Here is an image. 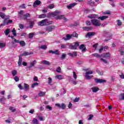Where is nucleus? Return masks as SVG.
<instances>
[{
	"mask_svg": "<svg viewBox=\"0 0 124 124\" xmlns=\"http://www.w3.org/2000/svg\"><path fill=\"white\" fill-rule=\"evenodd\" d=\"M55 26H48L46 27L45 29L46 31L47 32H50L53 31V30H55Z\"/></svg>",
	"mask_w": 124,
	"mask_h": 124,
	"instance_id": "nucleus-2",
	"label": "nucleus"
},
{
	"mask_svg": "<svg viewBox=\"0 0 124 124\" xmlns=\"http://www.w3.org/2000/svg\"><path fill=\"white\" fill-rule=\"evenodd\" d=\"M121 99H120V100H124V93L121 94Z\"/></svg>",
	"mask_w": 124,
	"mask_h": 124,
	"instance_id": "nucleus-64",
	"label": "nucleus"
},
{
	"mask_svg": "<svg viewBox=\"0 0 124 124\" xmlns=\"http://www.w3.org/2000/svg\"><path fill=\"white\" fill-rule=\"evenodd\" d=\"M33 35H34V33H29V38H32V37H33Z\"/></svg>",
	"mask_w": 124,
	"mask_h": 124,
	"instance_id": "nucleus-56",
	"label": "nucleus"
},
{
	"mask_svg": "<svg viewBox=\"0 0 124 124\" xmlns=\"http://www.w3.org/2000/svg\"><path fill=\"white\" fill-rule=\"evenodd\" d=\"M19 43L20 45V46H22V47H24V46H26V43H25V41H19Z\"/></svg>",
	"mask_w": 124,
	"mask_h": 124,
	"instance_id": "nucleus-31",
	"label": "nucleus"
},
{
	"mask_svg": "<svg viewBox=\"0 0 124 124\" xmlns=\"http://www.w3.org/2000/svg\"><path fill=\"white\" fill-rule=\"evenodd\" d=\"M0 17L2 18V19H4V17H5V14L3 13H0Z\"/></svg>",
	"mask_w": 124,
	"mask_h": 124,
	"instance_id": "nucleus-46",
	"label": "nucleus"
},
{
	"mask_svg": "<svg viewBox=\"0 0 124 124\" xmlns=\"http://www.w3.org/2000/svg\"><path fill=\"white\" fill-rule=\"evenodd\" d=\"M13 22V20L10 19L7 20V19H5L4 20V25H8V24H11Z\"/></svg>",
	"mask_w": 124,
	"mask_h": 124,
	"instance_id": "nucleus-9",
	"label": "nucleus"
},
{
	"mask_svg": "<svg viewBox=\"0 0 124 124\" xmlns=\"http://www.w3.org/2000/svg\"><path fill=\"white\" fill-rule=\"evenodd\" d=\"M19 42H20V41H19L16 39H13L12 40V44H15V43H19Z\"/></svg>",
	"mask_w": 124,
	"mask_h": 124,
	"instance_id": "nucleus-30",
	"label": "nucleus"
},
{
	"mask_svg": "<svg viewBox=\"0 0 124 124\" xmlns=\"http://www.w3.org/2000/svg\"><path fill=\"white\" fill-rule=\"evenodd\" d=\"M79 49L80 50H81L82 52H86V51L87 50V49L85 47V45H84V44L81 45L79 46Z\"/></svg>",
	"mask_w": 124,
	"mask_h": 124,
	"instance_id": "nucleus-10",
	"label": "nucleus"
},
{
	"mask_svg": "<svg viewBox=\"0 0 124 124\" xmlns=\"http://www.w3.org/2000/svg\"><path fill=\"white\" fill-rule=\"evenodd\" d=\"M47 11H48V8L47 7L42 10L43 13H47Z\"/></svg>",
	"mask_w": 124,
	"mask_h": 124,
	"instance_id": "nucleus-59",
	"label": "nucleus"
},
{
	"mask_svg": "<svg viewBox=\"0 0 124 124\" xmlns=\"http://www.w3.org/2000/svg\"><path fill=\"white\" fill-rule=\"evenodd\" d=\"M36 63V60H34L33 62H31L30 63V66L28 67L29 68H31V67H33L34 65Z\"/></svg>",
	"mask_w": 124,
	"mask_h": 124,
	"instance_id": "nucleus-13",
	"label": "nucleus"
},
{
	"mask_svg": "<svg viewBox=\"0 0 124 124\" xmlns=\"http://www.w3.org/2000/svg\"><path fill=\"white\" fill-rule=\"evenodd\" d=\"M70 49H71L72 50H76L77 48L74 45H70L69 46Z\"/></svg>",
	"mask_w": 124,
	"mask_h": 124,
	"instance_id": "nucleus-32",
	"label": "nucleus"
},
{
	"mask_svg": "<svg viewBox=\"0 0 124 124\" xmlns=\"http://www.w3.org/2000/svg\"><path fill=\"white\" fill-rule=\"evenodd\" d=\"M102 57L105 58V59H108L110 58V57H111V54H110V53L109 52L107 53H103L102 55Z\"/></svg>",
	"mask_w": 124,
	"mask_h": 124,
	"instance_id": "nucleus-7",
	"label": "nucleus"
},
{
	"mask_svg": "<svg viewBox=\"0 0 124 124\" xmlns=\"http://www.w3.org/2000/svg\"><path fill=\"white\" fill-rule=\"evenodd\" d=\"M9 110L12 111V113H14V112H16V108H14L13 107H10L9 108Z\"/></svg>",
	"mask_w": 124,
	"mask_h": 124,
	"instance_id": "nucleus-34",
	"label": "nucleus"
},
{
	"mask_svg": "<svg viewBox=\"0 0 124 124\" xmlns=\"http://www.w3.org/2000/svg\"><path fill=\"white\" fill-rule=\"evenodd\" d=\"M108 18V16H98V19L101 20V21H103L105 20V19H107Z\"/></svg>",
	"mask_w": 124,
	"mask_h": 124,
	"instance_id": "nucleus-20",
	"label": "nucleus"
},
{
	"mask_svg": "<svg viewBox=\"0 0 124 124\" xmlns=\"http://www.w3.org/2000/svg\"><path fill=\"white\" fill-rule=\"evenodd\" d=\"M54 4H50L49 5H48L46 8H47V9L48 8H49L50 9H53V8H54Z\"/></svg>",
	"mask_w": 124,
	"mask_h": 124,
	"instance_id": "nucleus-43",
	"label": "nucleus"
},
{
	"mask_svg": "<svg viewBox=\"0 0 124 124\" xmlns=\"http://www.w3.org/2000/svg\"><path fill=\"white\" fill-rule=\"evenodd\" d=\"M117 25L119 26H122V25H123V23H122V22H121V21L120 20H117Z\"/></svg>",
	"mask_w": 124,
	"mask_h": 124,
	"instance_id": "nucleus-58",
	"label": "nucleus"
},
{
	"mask_svg": "<svg viewBox=\"0 0 124 124\" xmlns=\"http://www.w3.org/2000/svg\"><path fill=\"white\" fill-rule=\"evenodd\" d=\"M29 25L30 29H32L33 27V25H34V21H29Z\"/></svg>",
	"mask_w": 124,
	"mask_h": 124,
	"instance_id": "nucleus-26",
	"label": "nucleus"
},
{
	"mask_svg": "<svg viewBox=\"0 0 124 124\" xmlns=\"http://www.w3.org/2000/svg\"><path fill=\"white\" fill-rule=\"evenodd\" d=\"M18 87L19 88V89L20 90H24V87H23L22 86V84H18Z\"/></svg>",
	"mask_w": 124,
	"mask_h": 124,
	"instance_id": "nucleus-50",
	"label": "nucleus"
},
{
	"mask_svg": "<svg viewBox=\"0 0 124 124\" xmlns=\"http://www.w3.org/2000/svg\"><path fill=\"white\" fill-rule=\"evenodd\" d=\"M14 80L16 81V82H19V80H20L19 78L18 77V76H15L14 78Z\"/></svg>",
	"mask_w": 124,
	"mask_h": 124,
	"instance_id": "nucleus-48",
	"label": "nucleus"
},
{
	"mask_svg": "<svg viewBox=\"0 0 124 124\" xmlns=\"http://www.w3.org/2000/svg\"><path fill=\"white\" fill-rule=\"evenodd\" d=\"M96 71L99 75H103V72H100L98 69H97Z\"/></svg>",
	"mask_w": 124,
	"mask_h": 124,
	"instance_id": "nucleus-57",
	"label": "nucleus"
},
{
	"mask_svg": "<svg viewBox=\"0 0 124 124\" xmlns=\"http://www.w3.org/2000/svg\"><path fill=\"white\" fill-rule=\"evenodd\" d=\"M72 37H76L77 38H78V34L76 33V32H74L72 34H71Z\"/></svg>",
	"mask_w": 124,
	"mask_h": 124,
	"instance_id": "nucleus-27",
	"label": "nucleus"
},
{
	"mask_svg": "<svg viewBox=\"0 0 124 124\" xmlns=\"http://www.w3.org/2000/svg\"><path fill=\"white\" fill-rule=\"evenodd\" d=\"M24 89L26 91H29L30 90V85L27 83H24Z\"/></svg>",
	"mask_w": 124,
	"mask_h": 124,
	"instance_id": "nucleus-22",
	"label": "nucleus"
},
{
	"mask_svg": "<svg viewBox=\"0 0 124 124\" xmlns=\"http://www.w3.org/2000/svg\"><path fill=\"white\" fill-rule=\"evenodd\" d=\"M94 81L96 83H106V80L100 78H94Z\"/></svg>",
	"mask_w": 124,
	"mask_h": 124,
	"instance_id": "nucleus-5",
	"label": "nucleus"
},
{
	"mask_svg": "<svg viewBox=\"0 0 124 124\" xmlns=\"http://www.w3.org/2000/svg\"><path fill=\"white\" fill-rule=\"evenodd\" d=\"M39 18L40 19L46 18V14H41V15H39Z\"/></svg>",
	"mask_w": 124,
	"mask_h": 124,
	"instance_id": "nucleus-33",
	"label": "nucleus"
},
{
	"mask_svg": "<svg viewBox=\"0 0 124 124\" xmlns=\"http://www.w3.org/2000/svg\"><path fill=\"white\" fill-rule=\"evenodd\" d=\"M54 16V14L53 13H49L48 14L47 17L48 18H51Z\"/></svg>",
	"mask_w": 124,
	"mask_h": 124,
	"instance_id": "nucleus-47",
	"label": "nucleus"
},
{
	"mask_svg": "<svg viewBox=\"0 0 124 124\" xmlns=\"http://www.w3.org/2000/svg\"><path fill=\"white\" fill-rule=\"evenodd\" d=\"M55 106H57L59 108H61L63 110H64L65 109L66 106H65V104L64 103H62V105L60 104H56Z\"/></svg>",
	"mask_w": 124,
	"mask_h": 124,
	"instance_id": "nucleus-3",
	"label": "nucleus"
},
{
	"mask_svg": "<svg viewBox=\"0 0 124 124\" xmlns=\"http://www.w3.org/2000/svg\"><path fill=\"white\" fill-rule=\"evenodd\" d=\"M39 49H43V50H46V48H47V46L46 45L41 46H39Z\"/></svg>",
	"mask_w": 124,
	"mask_h": 124,
	"instance_id": "nucleus-37",
	"label": "nucleus"
},
{
	"mask_svg": "<svg viewBox=\"0 0 124 124\" xmlns=\"http://www.w3.org/2000/svg\"><path fill=\"white\" fill-rule=\"evenodd\" d=\"M65 57H66V54H62L61 56L62 60H64V59H65Z\"/></svg>",
	"mask_w": 124,
	"mask_h": 124,
	"instance_id": "nucleus-60",
	"label": "nucleus"
},
{
	"mask_svg": "<svg viewBox=\"0 0 124 124\" xmlns=\"http://www.w3.org/2000/svg\"><path fill=\"white\" fill-rule=\"evenodd\" d=\"M19 14V16L20 17V19H22L23 18V16H24V11L23 10H20V12L18 13Z\"/></svg>",
	"mask_w": 124,
	"mask_h": 124,
	"instance_id": "nucleus-24",
	"label": "nucleus"
},
{
	"mask_svg": "<svg viewBox=\"0 0 124 124\" xmlns=\"http://www.w3.org/2000/svg\"><path fill=\"white\" fill-rule=\"evenodd\" d=\"M41 3V1L39 0H36L33 4V7H36L37 5H39Z\"/></svg>",
	"mask_w": 124,
	"mask_h": 124,
	"instance_id": "nucleus-8",
	"label": "nucleus"
},
{
	"mask_svg": "<svg viewBox=\"0 0 124 124\" xmlns=\"http://www.w3.org/2000/svg\"><path fill=\"white\" fill-rule=\"evenodd\" d=\"M12 74L13 76H15L17 75V71L16 70H14L12 71Z\"/></svg>",
	"mask_w": 124,
	"mask_h": 124,
	"instance_id": "nucleus-42",
	"label": "nucleus"
},
{
	"mask_svg": "<svg viewBox=\"0 0 124 124\" xmlns=\"http://www.w3.org/2000/svg\"><path fill=\"white\" fill-rule=\"evenodd\" d=\"M38 26H40V27L44 26V23L43 20H42V21L38 22Z\"/></svg>",
	"mask_w": 124,
	"mask_h": 124,
	"instance_id": "nucleus-35",
	"label": "nucleus"
},
{
	"mask_svg": "<svg viewBox=\"0 0 124 124\" xmlns=\"http://www.w3.org/2000/svg\"><path fill=\"white\" fill-rule=\"evenodd\" d=\"M88 4H90L91 5H93L94 4V2L93 0H90L88 2Z\"/></svg>",
	"mask_w": 124,
	"mask_h": 124,
	"instance_id": "nucleus-49",
	"label": "nucleus"
},
{
	"mask_svg": "<svg viewBox=\"0 0 124 124\" xmlns=\"http://www.w3.org/2000/svg\"><path fill=\"white\" fill-rule=\"evenodd\" d=\"M94 34L95 33L94 32H89L87 33L86 36H93Z\"/></svg>",
	"mask_w": 124,
	"mask_h": 124,
	"instance_id": "nucleus-25",
	"label": "nucleus"
},
{
	"mask_svg": "<svg viewBox=\"0 0 124 124\" xmlns=\"http://www.w3.org/2000/svg\"><path fill=\"white\" fill-rule=\"evenodd\" d=\"M30 17H31V15L29 13H27L25 15H23L21 19L24 20H27V18H30Z\"/></svg>",
	"mask_w": 124,
	"mask_h": 124,
	"instance_id": "nucleus-11",
	"label": "nucleus"
},
{
	"mask_svg": "<svg viewBox=\"0 0 124 124\" xmlns=\"http://www.w3.org/2000/svg\"><path fill=\"white\" fill-rule=\"evenodd\" d=\"M93 71H89L88 72H86L85 74L88 75H90L91 74H93Z\"/></svg>",
	"mask_w": 124,
	"mask_h": 124,
	"instance_id": "nucleus-54",
	"label": "nucleus"
},
{
	"mask_svg": "<svg viewBox=\"0 0 124 124\" xmlns=\"http://www.w3.org/2000/svg\"><path fill=\"white\" fill-rule=\"evenodd\" d=\"M85 77L87 80H90V79H92V78L93 77V76H89V75L85 74Z\"/></svg>",
	"mask_w": 124,
	"mask_h": 124,
	"instance_id": "nucleus-28",
	"label": "nucleus"
},
{
	"mask_svg": "<svg viewBox=\"0 0 124 124\" xmlns=\"http://www.w3.org/2000/svg\"><path fill=\"white\" fill-rule=\"evenodd\" d=\"M56 78H57V79H59V80H62L63 79V78L62 77V75H56Z\"/></svg>",
	"mask_w": 124,
	"mask_h": 124,
	"instance_id": "nucleus-44",
	"label": "nucleus"
},
{
	"mask_svg": "<svg viewBox=\"0 0 124 124\" xmlns=\"http://www.w3.org/2000/svg\"><path fill=\"white\" fill-rule=\"evenodd\" d=\"M66 37H63V39H64V40H65V41H66V40H69L70 39H71V38L72 37L71 35L69 34H67L66 35Z\"/></svg>",
	"mask_w": 124,
	"mask_h": 124,
	"instance_id": "nucleus-12",
	"label": "nucleus"
},
{
	"mask_svg": "<svg viewBox=\"0 0 124 124\" xmlns=\"http://www.w3.org/2000/svg\"><path fill=\"white\" fill-rule=\"evenodd\" d=\"M46 93V92H40V93H38V96H43L45 95V94Z\"/></svg>",
	"mask_w": 124,
	"mask_h": 124,
	"instance_id": "nucleus-36",
	"label": "nucleus"
},
{
	"mask_svg": "<svg viewBox=\"0 0 124 124\" xmlns=\"http://www.w3.org/2000/svg\"><path fill=\"white\" fill-rule=\"evenodd\" d=\"M53 81V80L52 79V78H48V85H50V86H52V82Z\"/></svg>",
	"mask_w": 124,
	"mask_h": 124,
	"instance_id": "nucleus-39",
	"label": "nucleus"
},
{
	"mask_svg": "<svg viewBox=\"0 0 124 124\" xmlns=\"http://www.w3.org/2000/svg\"><path fill=\"white\" fill-rule=\"evenodd\" d=\"M12 32L14 36H17V33H16V30H15V28H13V30L12 31Z\"/></svg>",
	"mask_w": 124,
	"mask_h": 124,
	"instance_id": "nucleus-40",
	"label": "nucleus"
},
{
	"mask_svg": "<svg viewBox=\"0 0 124 124\" xmlns=\"http://www.w3.org/2000/svg\"><path fill=\"white\" fill-rule=\"evenodd\" d=\"M32 123L33 124H39L38 123V120H37V119H35V118H34L32 121Z\"/></svg>",
	"mask_w": 124,
	"mask_h": 124,
	"instance_id": "nucleus-38",
	"label": "nucleus"
},
{
	"mask_svg": "<svg viewBox=\"0 0 124 124\" xmlns=\"http://www.w3.org/2000/svg\"><path fill=\"white\" fill-rule=\"evenodd\" d=\"M75 45L76 48H77V47H78V46H79V42H76L75 43V45Z\"/></svg>",
	"mask_w": 124,
	"mask_h": 124,
	"instance_id": "nucleus-62",
	"label": "nucleus"
},
{
	"mask_svg": "<svg viewBox=\"0 0 124 124\" xmlns=\"http://www.w3.org/2000/svg\"><path fill=\"white\" fill-rule=\"evenodd\" d=\"M36 86H38V83H37V82H35V83H33L31 85V88H32V89H33L35 87H36Z\"/></svg>",
	"mask_w": 124,
	"mask_h": 124,
	"instance_id": "nucleus-41",
	"label": "nucleus"
},
{
	"mask_svg": "<svg viewBox=\"0 0 124 124\" xmlns=\"http://www.w3.org/2000/svg\"><path fill=\"white\" fill-rule=\"evenodd\" d=\"M5 46V44L3 43H0V48H3V47Z\"/></svg>",
	"mask_w": 124,
	"mask_h": 124,
	"instance_id": "nucleus-53",
	"label": "nucleus"
},
{
	"mask_svg": "<svg viewBox=\"0 0 124 124\" xmlns=\"http://www.w3.org/2000/svg\"><path fill=\"white\" fill-rule=\"evenodd\" d=\"M120 51L121 56H124V48H121L120 49Z\"/></svg>",
	"mask_w": 124,
	"mask_h": 124,
	"instance_id": "nucleus-51",
	"label": "nucleus"
},
{
	"mask_svg": "<svg viewBox=\"0 0 124 124\" xmlns=\"http://www.w3.org/2000/svg\"><path fill=\"white\" fill-rule=\"evenodd\" d=\"M86 24L87 26H92V23H91V21H90V20L86 21Z\"/></svg>",
	"mask_w": 124,
	"mask_h": 124,
	"instance_id": "nucleus-55",
	"label": "nucleus"
},
{
	"mask_svg": "<svg viewBox=\"0 0 124 124\" xmlns=\"http://www.w3.org/2000/svg\"><path fill=\"white\" fill-rule=\"evenodd\" d=\"M30 55H33V53L32 52H24L21 56H30Z\"/></svg>",
	"mask_w": 124,
	"mask_h": 124,
	"instance_id": "nucleus-21",
	"label": "nucleus"
},
{
	"mask_svg": "<svg viewBox=\"0 0 124 124\" xmlns=\"http://www.w3.org/2000/svg\"><path fill=\"white\" fill-rule=\"evenodd\" d=\"M54 54H55V55H60V52H59V50H54Z\"/></svg>",
	"mask_w": 124,
	"mask_h": 124,
	"instance_id": "nucleus-63",
	"label": "nucleus"
},
{
	"mask_svg": "<svg viewBox=\"0 0 124 124\" xmlns=\"http://www.w3.org/2000/svg\"><path fill=\"white\" fill-rule=\"evenodd\" d=\"M4 32L5 35H8L9 33H10V29H7L5 31H4Z\"/></svg>",
	"mask_w": 124,
	"mask_h": 124,
	"instance_id": "nucleus-29",
	"label": "nucleus"
},
{
	"mask_svg": "<svg viewBox=\"0 0 124 124\" xmlns=\"http://www.w3.org/2000/svg\"><path fill=\"white\" fill-rule=\"evenodd\" d=\"M56 18L59 20H62V19L64 21H65V22L67 21V18L64 16V15L58 16Z\"/></svg>",
	"mask_w": 124,
	"mask_h": 124,
	"instance_id": "nucleus-4",
	"label": "nucleus"
},
{
	"mask_svg": "<svg viewBox=\"0 0 124 124\" xmlns=\"http://www.w3.org/2000/svg\"><path fill=\"white\" fill-rule=\"evenodd\" d=\"M93 93H96L99 91V88L97 87H94L91 88Z\"/></svg>",
	"mask_w": 124,
	"mask_h": 124,
	"instance_id": "nucleus-16",
	"label": "nucleus"
},
{
	"mask_svg": "<svg viewBox=\"0 0 124 124\" xmlns=\"http://www.w3.org/2000/svg\"><path fill=\"white\" fill-rule=\"evenodd\" d=\"M42 63L43 64H45L46 65H50L51 63L49 61H46V60H43L42 61Z\"/></svg>",
	"mask_w": 124,
	"mask_h": 124,
	"instance_id": "nucleus-19",
	"label": "nucleus"
},
{
	"mask_svg": "<svg viewBox=\"0 0 124 124\" xmlns=\"http://www.w3.org/2000/svg\"><path fill=\"white\" fill-rule=\"evenodd\" d=\"M91 21L92 25H93V26H95V27H99V26H101V23L98 19H92L91 20Z\"/></svg>",
	"mask_w": 124,
	"mask_h": 124,
	"instance_id": "nucleus-1",
	"label": "nucleus"
},
{
	"mask_svg": "<svg viewBox=\"0 0 124 124\" xmlns=\"http://www.w3.org/2000/svg\"><path fill=\"white\" fill-rule=\"evenodd\" d=\"M93 57H96V58H100L101 57L100 55L97 53H94L93 54Z\"/></svg>",
	"mask_w": 124,
	"mask_h": 124,
	"instance_id": "nucleus-45",
	"label": "nucleus"
},
{
	"mask_svg": "<svg viewBox=\"0 0 124 124\" xmlns=\"http://www.w3.org/2000/svg\"><path fill=\"white\" fill-rule=\"evenodd\" d=\"M76 5V3H73L72 4H70L69 5L67 6V8L68 9H71L72 7H74Z\"/></svg>",
	"mask_w": 124,
	"mask_h": 124,
	"instance_id": "nucleus-18",
	"label": "nucleus"
},
{
	"mask_svg": "<svg viewBox=\"0 0 124 124\" xmlns=\"http://www.w3.org/2000/svg\"><path fill=\"white\" fill-rule=\"evenodd\" d=\"M88 18H90V19H95V18H98V16H97V15H92L91 16H88Z\"/></svg>",
	"mask_w": 124,
	"mask_h": 124,
	"instance_id": "nucleus-23",
	"label": "nucleus"
},
{
	"mask_svg": "<svg viewBox=\"0 0 124 124\" xmlns=\"http://www.w3.org/2000/svg\"><path fill=\"white\" fill-rule=\"evenodd\" d=\"M22 61H23V58L21 56H19V60L18 62V66H21L22 65Z\"/></svg>",
	"mask_w": 124,
	"mask_h": 124,
	"instance_id": "nucleus-15",
	"label": "nucleus"
},
{
	"mask_svg": "<svg viewBox=\"0 0 124 124\" xmlns=\"http://www.w3.org/2000/svg\"><path fill=\"white\" fill-rule=\"evenodd\" d=\"M44 22V26H48V25H51L53 23L52 21H48V19H45L43 20Z\"/></svg>",
	"mask_w": 124,
	"mask_h": 124,
	"instance_id": "nucleus-6",
	"label": "nucleus"
},
{
	"mask_svg": "<svg viewBox=\"0 0 124 124\" xmlns=\"http://www.w3.org/2000/svg\"><path fill=\"white\" fill-rule=\"evenodd\" d=\"M61 70H62V69H61V67H58L57 69H56V72L60 73H61Z\"/></svg>",
	"mask_w": 124,
	"mask_h": 124,
	"instance_id": "nucleus-61",
	"label": "nucleus"
},
{
	"mask_svg": "<svg viewBox=\"0 0 124 124\" xmlns=\"http://www.w3.org/2000/svg\"><path fill=\"white\" fill-rule=\"evenodd\" d=\"M6 100V99L4 96H2L1 98H0V102H2V101H5Z\"/></svg>",
	"mask_w": 124,
	"mask_h": 124,
	"instance_id": "nucleus-52",
	"label": "nucleus"
},
{
	"mask_svg": "<svg viewBox=\"0 0 124 124\" xmlns=\"http://www.w3.org/2000/svg\"><path fill=\"white\" fill-rule=\"evenodd\" d=\"M69 56L73 58L74 57H77V52L75 51L73 53H68Z\"/></svg>",
	"mask_w": 124,
	"mask_h": 124,
	"instance_id": "nucleus-17",
	"label": "nucleus"
},
{
	"mask_svg": "<svg viewBox=\"0 0 124 124\" xmlns=\"http://www.w3.org/2000/svg\"><path fill=\"white\" fill-rule=\"evenodd\" d=\"M82 29L84 31H92V30H93V27H83L82 28Z\"/></svg>",
	"mask_w": 124,
	"mask_h": 124,
	"instance_id": "nucleus-14",
	"label": "nucleus"
}]
</instances>
